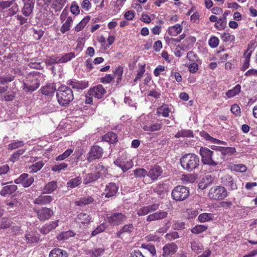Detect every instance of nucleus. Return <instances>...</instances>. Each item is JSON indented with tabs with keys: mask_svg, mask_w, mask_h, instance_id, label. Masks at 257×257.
<instances>
[{
	"mask_svg": "<svg viewBox=\"0 0 257 257\" xmlns=\"http://www.w3.org/2000/svg\"><path fill=\"white\" fill-rule=\"evenodd\" d=\"M200 155L202 158V162L205 165L215 166L217 163L215 159L214 153L208 148L201 147L199 151Z\"/></svg>",
	"mask_w": 257,
	"mask_h": 257,
	"instance_id": "7ed1b4c3",
	"label": "nucleus"
},
{
	"mask_svg": "<svg viewBox=\"0 0 257 257\" xmlns=\"http://www.w3.org/2000/svg\"><path fill=\"white\" fill-rule=\"evenodd\" d=\"M68 12L64 10L60 16V19L62 23H63L61 28L60 31L62 34L70 30L71 25L73 22V19L71 17H67Z\"/></svg>",
	"mask_w": 257,
	"mask_h": 257,
	"instance_id": "0eeeda50",
	"label": "nucleus"
},
{
	"mask_svg": "<svg viewBox=\"0 0 257 257\" xmlns=\"http://www.w3.org/2000/svg\"><path fill=\"white\" fill-rule=\"evenodd\" d=\"M37 213L39 219L45 220L49 219L53 214L52 210H37Z\"/></svg>",
	"mask_w": 257,
	"mask_h": 257,
	"instance_id": "c756f323",
	"label": "nucleus"
},
{
	"mask_svg": "<svg viewBox=\"0 0 257 257\" xmlns=\"http://www.w3.org/2000/svg\"><path fill=\"white\" fill-rule=\"evenodd\" d=\"M18 189L16 185H9L3 187L0 191L2 196H5L7 195H11L14 193Z\"/></svg>",
	"mask_w": 257,
	"mask_h": 257,
	"instance_id": "cd10ccee",
	"label": "nucleus"
},
{
	"mask_svg": "<svg viewBox=\"0 0 257 257\" xmlns=\"http://www.w3.org/2000/svg\"><path fill=\"white\" fill-rule=\"evenodd\" d=\"M40 86L38 80L34 76H29L23 83V89L25 92H32L36 90Z\"/></svg>",
	"mask_w": 257,
	"mask_h": 257,
	"instance_id": "423d86ee",
	"label": "nucleus"
},
{
	"mask_svg": "<svg viewBox=\"0 0 257 257\" xmlns=\"http://www.w3.org/2000/svg\"><path fill=\"white\" fill-rule=\"evenodd\" d=\"M24 145V143L22 141H17L13 142L8 146V148L9 150H13L18 148L21 147Z\"/></svg>",
	"mask_w": 257,
	"mask_h": 257,
	"instance_id": "052dcab7",
	"label": "nucleus"
},
{
	"mask_svg": "<svg viewBox=\"0 0 257 257\" xmlns=\"http://www.w3.org/2000/svg\"><path fill=\"white\" fill-rule=\"evenodd\" d=\"M241 91V86L237 84L232 89L228 90L225 94L227 98H230L238 94Z\"/></svg>",
	"mask_w": 257,
	"mask_h": 257,
	"instance_id": "a19ab883",
	"label": "nucleus"
},
{
	"mask_svg": "<svg viewBox=\"0 0 257 257\" xmlns=\"http://www.w3.org/2000/svg\"><path fill=\"white\" fill-rule=\"evenodd\" d=\"M25 3L24 6L22 10L23 14L26 16H29L33 12L35 2L34 0H28Z\"/></svg>",
	"mask_w": 257,
	"mask_h": 257,
	"instance_id": "aec40b11",
	"label": "nucleus"
},
{
	"mask_svg": "<svg viewBox=\"0 0 257 257\" xmlns=\"http://www.w3.org/2000/svg\"><path fill=\"white\" fill-rule=\"evenodd\" d=\"M66 84L71 86L72 88L77 90H83L89 86L88 81L86 80H77L75 79L68 80L66 82Z\"/></svg>",
	"mask_w": 257,
	"mask_h": 257,
	"instance_id": "f8f14e48",
	"label": "nucleus"
},
{
	"mask_svg": "<svg viewBox=\"0 0 257 257\" xmlns=\"http://www.w3.org/2000/svg\"><path fill=\"white\" fill-rule=\"evenodd\" d=\"M207 228V226L203 225H197L191 229V232L194 234H199L204 232Z\"/></svg>",
	"mask_w": 257,
	"mask_h": 257,
	"instance_id": "bf43d9fd",
	"label": "nucleus"
},
{
	"mask_svg": "<svg viewBox=\"0 0 257 257\" xmlns=\"http://www.w3.org/2000/svg\"><path fill=\"white\" fill-rule=\"evenodd\" d=\"M73 152V150L72 149H69L66 150L63 154L59 155L56 158V160L57 161H61L69 156H70Z\"/></svg>",
	"mask_w": 257,
	"mask_h": 257,
	"instance_id": "5fc2aeb1",
	"label": "nucleus"
},
{
	"mask_svg": "<svg viewBox=\"0 0 257 257\" xmlns=\"http://www.w3.org/2000/svg\"><path fill=\"white\" fill-rule=\"evenodd\" d=\"M107 172V168L101 164H97L95 167V173L98 178L105 176Z\"/></svg>",
	"mask_w": 257,
	"mask_h": 257,
	"instance_id": "58836bf2",
	"label": "nucleus"
},
{
	"mask_svg": "<svg viewBox=\"0 0 257 257\" xmlns=\"http://www.w3.org/2000/svg\"><path fill=\"white\" fill-rule=\"evenodd\" d=\"M168 213L166 211H158L155 213L150 214L147 217V220L149 221L162 219L167 216Z\"/></svg>",
	"mask_w": 257,
	"mask_h": 257,
	"instance_id": "a878e982",
	"label": "nucleus"
},
{
	"mask_svg": "<svg viewBox=\"0 0 257 257\" xmlns=\"http://www.w3.org/2000/svg\"><path fill=\"white\" fill-rule=\"evenodd\" d=\"M59 56L56 55H52L50 56H47L45 59V63L47 65H52L55 64H59Z\"/></svg>",
	"mask_w": 257,
	"mask_h": 257,
	"instance_id": "09e8293b",
	"label": "nucleus"
},
{
	"mask_svg": "<svg viewBox=\"0 0 257 257\" xmlns=\"http://www.w3.org/2000/svg\"><path fill=\"white\" fill-rule=\"evenodd\" d=\"M57 182L52 181L46 184L43 189V192L45 194H50L57 188Z\"/></svg>",
	"mask_w": 257,
	"mask_h": 257,
	"instance_id": "72a5a7b5",
	"label": "nucleus"
},
{
	"mask_svg": "<svg viewBox=\"0 0 257 257\" xmlns=\"http://www.w3.org/2000/svg\"><path fill=\"white\" fill-rule=\"evenodd\" d=\"M214 178L210 175H206L203 177L198 183V188L204 190L213 184Z\"/></svg>",
	"mask_w": 257,
	"mask_h": 257,
	"instance_id": "6ab92c4d",
	"label": "nucleus"
},
{
	"mask_svg": "<svg viewBox=\"0 0 257 257\" xmlns=\"http://www.w3.org/2000/svg\"><path fill=\"white\" fill-rule=\"evenodd\" d=\"M114 164L121 169L123 172L132 168L134 166L133 162L131 160H127L126 159L120 157L117 159L114 162Z\"/></svg>",
	"mask_w": 257,
	"mask_h": 257,
	"instance_id": "9b49d317",
	"label": "nucleus"
},
{
	"mask_svg": "<svg viewBox=\"0 0 257 257\" xmlns=\"http://www.w3.org/2000/svg\"><path fill=\"white\" fill-rule=\"evenodd\" d=\"M221 39L225 42L231 41L234 40V36L230 35L229 33L224 32L221 35Z\"/></svg>",
	"mask_w": 257,
	"mask_h": 257,
	"instance_id": "774afa93",
	"label": "nucleus"
},
{
	"mask_svg": "<svg viewBox=\"0 0 257 257\" xmlns=\"http://www.w3.org/2000/svg\"><path fill=\"white\" fill-rule=\"evenodd\" d=\"M107 227V225L106 223H102L98 225L91 233L92 236H95L97 234L103 232L105 229Z\"/></svg>",
	"mask_w": 257,
	"mask_h": 257,
	"instance_id": "4d7b16f0",
	"label": "nucleus"
},
{
	"mask_svg": "<svg viewBox=\"0 0 257 257\" xmlns=\"http://www.w3.org/2000/svg\"><path fill=\"white\" fill-rule=\"evenodd\" d=\"M178 246L174 242L166 244L163 247V257H169L175 254L178 250Z\"/></svg>",
	"mask_w": 257,
	"mask_h": 257,
	"instance_id": "2eb2a0df",
	"label": "nucleus"
},
{
	"mask_svg": "<svg viewBox=\"0 0 257 257\" xmlns=\"http://www.w3.org/2000/svg\"><path fill=\"white\" fill-rule=\"evenodd\" d=\"M118 189V187L115 183L110 182L106 185L103 193L106 197H111L116 194Z\"/></svg>",
	"mask_w": 257,
	"mask_h": 257,
	"instance_id": "a211bd4d",
	"label": "nucleus"
},
{
	"mask_svg": "<svg viewBox=\"0 0 257 257\" xmlns=\"http://www.w3.org/2000/svg\"><path fill=\"white\" fill-rule=\"evenodd\" d=\"M191 248L193 251H197L202 250L203 249V246L199 241L193 240L191 242Z\"/></svg>",
	"mask_w": 257,
	"mask_h": 257,
	"instance_id": "338daca9",
	"label": "nucleus"
},
{
	"mask_svg": "<svg viewBox=\"0 0 257 257\" xmlns=\"http://www.w3.org/2000/svg\"><path fill=\"white\" fill-rule=\"evenodd\" d=\"M170 112L171 110L168 106L162 105L157 109V114L158 115L162 114L163 116L167 117L169 116Z\"/></svg>",
	"mask_w": 257,
	"mask_h": 257,
	"instance_id": "c03bdc74",
	"label": "nucleus"
},
{
	"mask_svg": "<svg viewBox=\"0 0 257 257\" xmlns=\"http://www.w3.org/2000/svg\"><path fill=\"white\" fill-rule=\"evenodd\" d=\"M182 31V26L177 24L174 26H170L167 30L168 34L171 36H176L180 34Z\"/></svg>",
	"mask_w": 257,
	"mask_h": 257,
	"instance_id": "7c9ffc66",
	"label": "nucleus"
},
{
	"mask_svg": "<svg viewBox=\"0 0 257 257\" xmlns=\"http://www.w3.org/2000/svg\"><path fill=\"white\" fill-rule=\"evenodd\" d=\"M92 217L89 214L85 213H80L77 215L75 218L76 221L82 224H88L91 221Z\"/></svg>",
	"mask_w": 257,
	"mask_h": 257,
	"instance_id": "c85d7f7f",
	"label": "nucleus"
},
{
	"mask_svg": "<svg viewBox=\"0 0 257 257\" xmlns=\"http://www.w3.org/2000/svg\"><path fill=\"white\" fill-rule=\"evenodd\" d=\"M226 26V22L220 18L217 19L216 23L214 24V27L218 30H223Z\"/></svg>",
	"mask_w": 257,
	"mask_h": 257,
	"instance_id": "680f3d73",
	"label": "nucleus"
},
{
	"mask_svg": "<svg viewBox=\"0 0 257 257\" xmlns=\"http://www.w3.org/2000/svg\"><path fill=\"white\" fill-rule=\"evenodd\" d=\"M227 195L226 189L221 186H215L210 188L208 193L209 198L214 200H221Z\"/></svg>",
	"mask_w": 257,
	"mask_h": 257,
	"instance_id": "39448f33",
	"label": "nucleus"
},
{
	"mask_svg": "<svg viewBox=\"0 0 257 257\" xmlns=\"http://www.w3.org/2000/svg\"><path fill=\"white\" fill-rule=\"evenodd\" d=\"M221 153L223 155L231 156L236 152V149L234 147H221Z\"/></svg>",
	"mask_w": 257,
	"mask_h": 257,
	"instance_id": "e2e57ef3",
	"label": "nucleus"
},
{
	"mask_svg": "<svg viewBox=\"0 0 257 257\" xmlns=\"http://www.w3.org/2000/svg\"><path fill=\"white\" fill-rule=\"evenodd\" d=\"M221 183L228 188L229 190H235L237 189V185L233 178L229 174L222 177Z\"/></svg>",
	"mask_w": 257,
	"mask_h": 257,
	"instance_id": "4468645a",
	"label": "nucleus"
},
{
	"mask_svg": "<svg viewBox=\"0 0 257 257\" xmlns=\"http://www.w3.org/2000/svg\"><path fill=\"white\" fill-rule=\"evenodd\" d=\"M254 43L252 41H250L247 45V49L244 51L243 57L244 60H250L251 56L253 51H254Z\"/></svg>",
	"mask_w": 257,
	"mask_h": 257,
	"instance_id": "4c0bfd02",
	"label": "nucleus"
},
{
	"mask_svg": "<svg viewBox=\"0 0 257 257\" xmlns=\"http://www.w3.org/2000/svg\"><path fill=\"white\" fill-rule=\"evenodd\" d=\"M68 165L65 163H62L58 165H55L52 168V170L54 172H60L64 170L67 168Z\"/></svg>",
	"mask_w": 257,
	"mask_h": 257,
	"instance_id": "0e129e2a",
	"label": "nucleus"
},
{
	"mask_svg": "<svg viewBox=\"0 0 257 257\" xmlns=\"http://www.w3.org/2000/svg\"><path fill=\"white\" fill-rule=\"evenodd\" d=\"M142 248L143 249V250H142V251L146 256H147V257H149V255L154 256L156 253L155 247L152 244H143L142 245Z\"/></svg>",
	"mask_w": 257,
	"mask_h": 257,
	"instance_id": "5701e85b",
	"label": "nucleus"
},
{
	"mask_svg": "<svg viewBox=\"0 0 257 257\" xmlns=\"http://www.w3.org/2000/svg\"><path fill=\"white\" fill-rule=\"evenodd\" d=\"M99 178L95 173H89L86 175L84 179L83 183L85 184H88L91 182H94Z\"/></svg>",
	"mask_w": 257,
	"mask_h": 257,
	"instance_id": "603ef678",
	"label": "nucleus"
},
{
	"mask_svg": "<svg viewBox=\"0 0 257 257\" xmlns=\"http://www.w3.org/2000/svg\"><path fill=\"white\" fill-rule=\"evenodd\" d=\"M171 195L174 200L183 201L189 196V191L187 187L179 185L172 190Z\"/></svg>",
	"mask_w": 257,
	"mask_h": 257,
	"instance_id": "20e7f679",
	"label": "nucleus"
},
{
	"mask_svg": "<svg viewBox=\"0 0 257 257\" xmlns=\"http://www.w3.org/2000/svg\"><path fill=\"white\" fill-rule=\"evenodd\" d=\"M106 92V90L101 84L93 86L88 90V94L97 99L102 98Z\"/></svg>",
	"mask_w": 257,
	"mask_h": 257,
	"instance_id": "ddd939ff",
	"label": "nucleus"
},
{
	"mask_svg": "<svg viewBox=\"0 0 257 257\" xmlns=\"http://www.w3.org/2000/svg\"><path fill=\"white\" fill-rule=\"evenodd\" d=\"M34 178L33 177H30L27 173H23L20 177L14 180V182L17 184H22L25 187H30L34 182Z\"/></svg>",
	"mask_w": 257,
	"mask_h": 257,
	"instance_id": "9d476101",
	"label": "nucleus"
},
{
	"mask_svg": "<svg viewBox=\"0 0 257 257\" xmlns=\"http://www.w3.org/2000/svg\"><path fill=\"white\" fill-rule=\"evenodd\" d=\"M56 98L60 105L67 106L74 99L73 91L68 85L62 84L57 90Z\"/></svg>",
	"mask_w": 257,
	"mask_h": 257,
	"instance_id": "f257e3e1",
	"label": "nucleus"
},
{
	"mask_svg": "<svg viewBox=\"0 0 257 257\" xmlns=\"http://www.w3.org/2000/svg\"><path fill=\"white\" fill-rule=\"evenodd\" d=\"M123 72V68L121 66H118L115 68L113 71V78L116 79V83L118 84L120 83L122 79V76Z\"/></svg>",
	"mask_w": 257,
	"mask_h": 257,
	"instance_id": "a18cd8bd",
	"label": "nucleus"
},
{
	"mask_svg": "<svg viewBox=\"0 0 257 257\" xmlns=\"http://www.w3.org/2000/svg\"><path fill=\"white\" fill-rule=\"evenodd\" d=\"M51 8L55 12H60L64 7L67 0H50Z\"/></svg>",
	"mask_w": 257,
	"mask_h": 257,
	"instance_id": "393cba45",
	"label": "nucleus"
},
{
	"mask_svg": "<svg viewBox=\"0 0 257 257\" xmlns=\"http://www.w3.org/2000/svg\"><path fill=\"white\" fill-rule=\"evenodd\" d=\"M49 257H68V253L65 250L56 248L50 251Z\"/></svg>",
	"mask_w": 257,
	"mask_h": 257,
	"instance_id": "f704fd0d",
	"label": "nucleus"
},
{
	"mask_svg": "<svg viewBox=\"0 0 257 257\" xmlns=\"http://www.w3.org/2000/svg\"><path fill=\"white\" fill-rule=\"evenodd\" d=\"M105 250V248L103 245L99 247H95L88 251L87 254L90 257H99L102 256Z\"/></svg>",
	"mask_w": 257,
	"mask_h": 257,
	"instance_id": "4be33fe9",
	"label": "nucleus"
},
{
	"mask_svg": "<svg viewBox=\"0 0 257 257\" xmlns=\"http://www.w3.org/2000/svg\"><path fill=\"white\" fill-rule=\"evenodd\" d=\"M230 168L232 170L235 172H245L247 170V167L243 164H232L230 165Z\"/></svg>",
	"mask_w": 257,
	"mask_h": 257,
	"instance_id": "864d4df0",
	"label": "nucleus"
},
{
	"mask_svg": "<svg viewBox=\"0 0 257 257\" xmlns=\"http://www.w3.org/2000/svg\"><path fill=\"white\" fill-rule=\"evenodd\" d=\"M180 164L182 168L188 172H191L198 168L200 164L199 157L192 153L183 155L180 158Z\"/></svg>",
	"mask_w": 257,
	"mask_h": 257,
	"instance_id": "f03ea898",
	"label": "nucleus"
},
{
	"mask_svg": "<svg viewBox=\"0 0 257 257\" xmlns=\"http://www.w3.org/2000/svg\"><path fill=\"white\" fill-rule=\"evenodd\" d=\"M32 32H33V35L34 38V39L36 40H40L42 36L44 35V31H43L42 29H40V28H33L32 29Z\"/></svg>",
	"mask_w": 257,
	"mask_h": 257,
	"instance_id": "8fccbe9b",
	"label": "nucleus"
},
{
	"mask_svg": "<svg viewBox=\"0 0 257 257\" xmlns=\"http://www.w3.org/2000/svg\"><path fill=\"white\" fill-rule=\"evenodd\" d=\"M134 230V225L129 223L123 225L121 229L116 233L117 238H122V235L124 234H130Z\"/></svg>",
	"mask_w": 257,
	"mask_h": 257,
	"instance_id": "412c9836",
	"label": "nucleus"
},
{
	"mask_svg": "<svg viewBox=\"0 0 257 257\" xmlns=\"http://www.w3.org/2000/svg\"><path fill=\"white\" fill-rule=\"evenodd\" d=\"M126 216L122 213H114L107 217L108 222L113 225H118L125 221Z\"/></svg>",
	"mask_w": 257,
	"mask_h": 257,
	"instance_id": "1a4fd4ad",
	"label": "nucleus"
},
{
	"mask_svg": "<svg viewBox=\"0 0 257 257\" xmlns=\"http://www.w3.org/2000/svg\"><path fill=\"white\" fill-rule=\"evenodd\" d=\"M25 237L28 243H36L39 240L38 235L33 232L26 234Z\"/></svg>",
	"mask_w": 257,
	"mask_h": 257,
	"instance_id": "37998d69",
	"label": "nucleus"
},
{
	"mask_svg": "<svg viewBox=\"0 0 257 257\" xmlns=\"http://www.w3.org/2000/svg\"><path fill=\"white\" fill-rule=\"evenodd\" d=\"M94 198L92 196H86L80 198L78 200L75 202L76 205L82 207L86 205L93 203Z\"/></svg>",
	"mask_w": 257,
	"mask_h": 257,
	"instance_id": "bb28decb",
	"label": "nucleus"
},
{
	"mask_svg": "<svg viewBox=\"0 0 257 257\" xmlns=\"http://www.w3.org/2000/svg\"><path fill=\"white\" fill-rule=\"evenodd\" d=\"M163 173L162 168L158 165H155L152 167L148 172L147 176L149 177L153 182L156 181Z\"/></svg>",
	"mask_w": 257,
	"mask_h": 257,
	"instance_id": "f3484780",
	"label": "nucleus"
},
{
	"mask_svg": "<svg viewBox=\"0 0 257 257\" xmlns=\"http://www.w3.org/2000/svg\"><path fill=\"white\" fill-rule=\"evenodd\" d=\"M145 64L143 65L139 64V69L137 70V76L134 80V83L136 84L143 77L145 72Z\"/></svg>",
	"mask_w": 257,
	"mask_h": 257,
	"instance_id": "de8ad7c7",
	"label": "nucleus"
},
{
	"mask_svg": "<svg viewBox=\"0 0 257 257\" xmlns=\"http://www.w3.org/2000/svg\"><path fill=\"white\" fill-rule=\"evenodd\" d=\"M198 178L196 174H183L181 177V180L185 184L193 183Z\"/></svg>",
	"mask_w": 257,
	"mask_h": 257,
	"instance_id": "473e14b6",
	"label": "nucleus"
},
{
	"mask_svg": "<svg viewBox=\"0 0 257 257\" xmlns=\"http://www.w3.org/2000/svg\"><path fill=\"white\" fill-rule=\"evenodd\" d=\"M214 218V215L212 213H202L198 216V219L200 222H204L212 220Z\"/></svg>",
	"mask_w": 257,
	"mask_h": 257,
	"instance_id": "6e6d98bb",
	"label": "nucleus"
},
{
	"mask_svg": "<svg viewBox=\"0 0 257 257\" xmlns=\"http://www.w3.org/2000/svg\"><path fill=\"white\" fill-rule=\"evenodd\" d=\"M103 150L102 148L97 145L93 146L90 149L87 157V161L89 162L102 157Z\"/></svg>",
	"mask_w": 257,
	"mask_h": 257,
	"instance_id": "6e6552de",
	"label": "nucleus"
},
{
	"mask_svg": "<svg viewBox=\"0 0 257 257\" xmlns=\"http://www.w3.org/2000/svg\"><path fill=\"white\" fill-rule=\"evenodd\" d=\"M148 172L144 168H138L133 170V174H131V176L134 175L136 178H142L147 176Z\"/></svg>",
	"mask_w": 257,
	"mask_h": 257,
	"instance_id": "79ce46f5",
	"label": "nucleus"
},
{
	"mask_svg": "<svg viewBox=\"0 0 257 257\" xmlns=\"http://www.w3.org/2000/svg\"><path fill=\"white\" fill-rule=\"evenodd\" d=\"M75 57V54L73 52L66 53L61 57L59 56L60 63H64L70 61L72 58Z\"/></svg>",
	"mask_w": 257,
	"mask_h": 257,
	"instance_id": "3c124183",
	"label": "nucleus"
},
{
	"mask_svg": "<svg viewBox=\"0 0 257 257\" xmlns=\"http://www.w3.org/2000/svg\"><path fill=\"white\" fill-rule=\"evenodd\" d=\"M56 88L54 83L47 84L41 88V93L47 96H50L54 94Z\"/></svg>",
	"mask_w": 257,
	"mask_h": 257,
	"instance_id": "b1692460",
	"label": "nucleus"
},
{
	"mask_svg": "<svg viewBox=\"0 0 257 257\" xmlns=\"http://www.w3.org/2000/svg\"><path fill=\"white\" fill-rule=\"evenodd\" d=\"M44 163L42 161L36 162L31 166V171L33 173H36L41 170L44 166Z\"/></svg>",
	"mask_w": 257,
	"mask_h": 257,
	"instance_id": "69168bd1",
	"label": "nucleus"
},
{
	"mask_svg": "<svg viewBox=\"0 0 257 257\" xmlns=\"http://www.w3.org/2000/svg\"><path fill=\"white\" fill-rule=\"evenodd\" d=\"M193 132L191 130H181L176 134L175 137L176 138H190L193 137Z\"/></svg>",
	"mask_w": 257,
	"mask_h": 257,
	"instance_id": "ea45409f",
	"label": "nucleus"
},
{
	"mask_svg": "<svg viewBox=\"0 0 257 257\" xmlns=\"http://www.w3.org/2000/svg\"><path fill=\"white\" fill-rule=\"evenodd\" d=\"M57 222L58 220L55 222H52L51 223L46 224L40 229V231L43 234H47L58 225Z\"/></svg>",
	"mask_w": 257,
	"mask_h": 257,
	"instance_id": "e433bc0d",
	"label": "nucleus"
},
{
	"mask_svg": "<svg viewBox=\"0 0 257 257\" xmlns=\"http://www.w3.org/2000/svg\"><path fill=\"white\" fill-rule=\"evenodd\" d=\"M52 200V197L50 195L40 196L35 200L34 203L39 205H45L50 203Z\"/></svg>",
	"mask_w": 257,
	"mask_h": 257,
	"instance_id": "c9c22d12",
	"label": "nucleus"
},
{
	"mask_svg": "<svg viewBox=\"0 0 257 257\" xmlns=\"http://www.w3.org/2000/svg\"><path fill=\"white\" fill-rule=\"evenodd\" d=\"M82 182V179L81 177L77 176L74 178L70 179L67 183L68 187L73 188L79 186Z\"/></svg>",
	"mask_w": 257,
	"mask_h": 257,
	"instance_id": "49530a36",
	"label": "nucleus"
},
{
	"mask_svg": "<svg viewBox=\"0 0 257 257\" xmlns=\"http://www.w3.org/2000/svg\"><path fill=\"white\" fill-rule=\"evenodd\" d=\"M102 140L110 144H114L117 142V135L116 134L109 132L102 136Z\"/></svg>",
	"mask_w": 257,
	"mask_h": 257,
	"instance_id": "2f4dec72",
	"label": "nucleus"
},
{
	"mask_svg": "<svg viewBox=\"0 0 257 257\" xmlns=\"http://www.w3.org/2000/svg\"><path fill=\"white\" fill-rule=\"evenodd\" d=\"M14 79L15 76L12 75L0 76V84L5 85L6 83L12 82Z\"/></svg>",
	"mask_w": 257,
	"mask_h": 257,
	"instance_id": "13d9d810",
	"label": "nucleus"
},
{
	"mask_svg": "<svg viewBox=\"0 0 257 257\" xmlns=\"http://www.w3.org/2000/svg\"><path fill=\"white\" fill-rule=\"evenodd\" d=\"M163 124L160 122H155L154 121H148L143 123V129L146 132H155L162 129Z\"/></svg>",
	"mask_w": 257,
	"mask_h": 257,
	"instance_id": "dca6fc26",
	"label": "nucleus"
}]
</instances>
